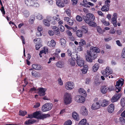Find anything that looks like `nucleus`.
Wrapping results in <instances>:
<instances>
[{"instance_id": "39448f33", "label": "nucleus", "mask_w": 125, "mask_h": 125, "mask_svg": "<svg viewBox=\"0 0 125 125\" xmlns=\"http://www.w3.org/2000/svg\"><path fill=\"white\" fill-rule=\"evenodd\" d=\"M85 22L90 21H94L95 19L94 15L92 13H88L86 14V16L83 17Z\"/></svg>"}, {"instance_id": "ddd939ff", "label": "nucleus", "mask_w": 125, "mask_h": 125, "mask_svg": "<svg viewBox=\"0 0 125 125\" xmlns=\"http://www.w3.org/2000/svg\"><path fill=\"white\" fill-rule=\"evenodd\" d=\"M77 63L78 65L81 67L83 66L84 64V61L82 59L80 58L79 59L76 60Z\"/></svg>"}, {"instance_id": "4c0bfd02", "label": "nucleus", "mask_w": 125, "mask_h": 125, "mask_svg": "<svg viewBox=\"0 0 125 125\" xmlns=\"http://www.w3.org/2000/svg\"><path fill=\"white\" fill-rule=\"evenodd\" d=\"M60 42L61 43V44L63 46H65L66 43V41L63 38H61L60 40Z\"/></svg>"}, {"instance_id": "72a5a7b5", "label": "nucleus", "mask_w": 125, "mask_h": 125, "mask_svg": "<svg viewBox=\"0 0 125 125\" xmlns=\"http://www.w3.org/2000/svg\"><path fill=\"white\" fill-rule=\"evenodd\" d=\"M117 18H112V20L113 22V23L114 26L115 27L117 26V21L116 19Z\"/></svg>"}, {"instance_id": "423d86ee", "label": "nucleus", "mask_w": 125, "mask_h": 125, "mask_svg": "<svg viewBox=\"0 0 125 125\" xmlns=\"http://www.w3.org/2000/svg\"><path fill=\"white\" fill-rule=\"evenodd\" d=\"M74 87V84L71 82H66L65 85V88L68 90H71L73 89Z\"/></svg>"}, {"instance_id": "393cba45", "label": "nucleus", "mask_w": 125, "mask_h": 125, "mask_svg": "<svg viewBox=\"0 0 125 125\" xmlns=\"http://www.w3.org/2000/svg\"><path fill=\"white\" fill-rule=\"evenodd\" d=\"M48 45L49 46L53 47L56 45V43L53 40H52L50 42H48Z\"/></svg>"}, {"instance_id": "f3484780", "label": "nucleus", "mask_w": 125, "mask_h": 125, "mask_svg": "<svg viewBox=\"0 0 125 125\" xmlns=\"http://www.w3.org/2000/svg\"><path fill=\"white\" fill-rule=\"evenodd\" d=\"M92 21V20L87 21H86L85 22L88 24L89 26L94 27H96V23L94 21Z\"/></svg>"}, {"instance_id": "6e6552de", "label": "nucleus", "mask_w": 125, "mask_h": 125, "mask_svg": "<svg viewBox=\"0 0 125 125\" xmlns=\"http://www.w3.org/2000/svg\"><path fill=\"white\" fill-rule=\"evenodd\" d=\"M75 100L78 103H83L85 101V98L84 97L82 96L78 95L75 97Z\"/></svg>"}, {"instance_id": "4468645a", "label": "nucleus", "mask_w": 125, "mask_h": 125, "mask_svg": "<svg viewBox=\"0 0 125 125\" xmlns=\"http://www.w3.org/2000/svg\"><path fill=\"white\" fill-rule=\"evenodd\" d=\"M114 109V106L113 104L110 105L108 108L107 110L108 112L110 113L113 112Z\"/></svg>"}, {"instance_id": "5fc2aeb1", "label": "nucleus", "mask_w": 125, "mask_h": 125, "mask_svg": "<svg viewBox=\"0 0 125 125\" xmlns=\"http://www.w3.org/2000/svg\"><path fill=\"white\" fill-rule=\"evenodd\" d=\"M31 74L32 75L35 77H36L37 75V74L36 73V72L35 71H32L31 73Z\"/></svg>"}, {"instance_id": "4d7b16f0", "label": "nucleus", "mask_w": 125, "mask_h": 125, "mask_svg": "<svg viewBox=\"0 0 125 125\" xmlns=\"http://www.w3.org/2000/svg\"><path fill=\"white\" fill-rule=\"evenodd\" d=\"M60 30L62 32H63L64 31V27L62 25H60Z\"/></svg>"}, {"instance_id": "de8ad7c7", "label": "nucleus", "mask_w": 125, "mask_h": 125, "mask_svg": "<svg viewBox=\"0 0 125 125\" xmlns=\"http://www.w3.org/2000/svg\"><path fill=\"white\" fill-rule=\"evenodd\" d=\"M68 22V24L71 26L73 25V21L71 19L69 20V21Z\"/></svg>"}, {"instance_id": "e2e57ef3", "label": "nucleus", "mask_w": 125, "mask_h": 125, "mask_svg": "<svg viewBox=\"0 0 125 125\" xmlns=\"http://www.w3.org/2000/svg\"><path fill=\"white\" fill-rule=\"evenodd\" d=\"M73 2L72 4L73 5H76L77 3L78 0H72Z\"/></svg>"}, {"instance_id": "aec40b11", "label": "nucleus", "mask_w": 125, "mask_h": 125, "mask_svg": "<svg viewBox=\"0 0 125 125\" xmlns=\"http://www.w3.org/2000/svg\"><path fill=\"white\" fill-rule=\"evenodd\" d=\"M25 2L27 5L29 6H33L34 4L33 1L31 0H25Z\"/></svg>"}, {"instance_id": "603ef678", "label": "nucleus", "mask_w": 125, "mask_h": 125, "mask_svg": "<svg viewBox=\"0 0 125 125\" xmlns=\"http://www.w3.org/2000/svg\"><path fill=\"white\" fill-rule=\"evenodd\" d=\"M108 90H109V91H111L113 90L114 89V86H110L109 87H107Z\"/></svg>"}, {"instance_id": "f704fd0d", "label": "nucleus", "mask_w": 125, "mask_h": 125, "mask_svg": "<svg viewBox=\"0 0 125 125\" xmlns=\"http://www.w3.org/2000/svg\"><path fill=\"white\" fill-rule=\"evenodd\" d=\"M41 112H36L33 114V116L34 118H36L37 116H38V118H39V117L40 115Z\"/></svg>"}, {"instance_id": "37998d69", "label": "nucleus", "mask_w": 125, "mask_h": 125, "mask_svg": "<svg viewBox=\"0 0 125 125\" xmlns=\"http://www.w3.org/2000/svg\"><path fill=\"white\" fill-rule=\"evenodd\" d=\"M44 24L47 26H48L50 25V23L49 21H48L47 20H44L43 21Z\"/></svg>"}, {"instance_id": "c9c22d12", "label": "nucleus", "mask_w": 125, "mask_h": 125, "mask_svg": "<svg viewBox=\"0 0 125 125\" xmlns=\"http://www.w3.org/2000/svg\"><path fill=\"white\" fill-rule=\"evenodd\" d=\"M27 113V112L26 111H22V110H21L19 112V114L20 115L23 116L25 115Z\"/></svg>"}, {"instance_id": "f03ea898", "label": "nucleus", "mask_w": 125, "mask_h": 125, "mask_svg": "<svg viewBox=\"0 0 125 125\" xmlns=\"http://www.w3.org/2000/svg\"><path fill=\"white\" fill-rule=\"evenodd\" d=\"M72 96L70 93L67 92L65 93L63 95V101L64 104L67 105L72 102Z\"/></svg>"}, {"instance_id": "a211bd4d", "label": "nucleus", "mask_w": 125, "mask_h": 125, "mask_svg": "<svg viewBox=\"0 0 125 125\" xmlns=\"http://www.w3.org/2000/svg\"><path fill=\"white\" fill-rule=\"evenodd\" d=\"M100 90L103 94H105L108 90L107 87L105 85L101 87Z\"/></svg>"}, {"instance_id": "79ce46f5", "label": "nucleus", "mask_w": 125, "mask_h": 125, "mask_svg": "<svg viewBox=\"0 0 125 125\" xmlns=\"http://www.w3.org/2000/svg\"><path fill=\"white\" fill-rule=\"evenodd\" d=\"M76 20L78 21H81L82 20V18L80 16L77 15L76 18Z\"/></svg>"}, {"instance_id": "13d9d810", "label": "nucleus", "mask_w": 125, "mask_h": 125, "mask_svg": "<svg viewBox=\"0 0 125 125\" xmlns=\"http://www.w3.org/2000/svg\"><path fill=\"white\" fill-rule=\"evenodd\" d=\"M42 46V45L40 44H37L36 45V49L37 50H38L39 49L41 46Z\"/></svg>"}, {"instance_id": "0eeeda50", "label": "nucleus", "mask_w": 125, "mask_h": 125, "mask_svg": "<svg viewBox=\"0 0 125 125\" xmlns=\"http://www.w3.org/2000/svg\"><path fill=\"white\" fill-rule=\"evenodd\" d=\"M112 72V70L109 67H107L106 68L105 71H102V73L103 75L105 77H107Z\"/></svg>"}, {"instance_id": "dca6fc26", "label": "nucleus", "mask_w": 125, "mask_h": 125, "mask_svg": "<svg viewBox=\"0 0 125 125\" xmlns=\"http://www.w3.org/2000/svg\"><path fill=\"white\" fill-rule=\"evenodd\" d=\"M78 125H89L88 123L87 122V121L85 119H82L78 124Z\"/></svg>"}, {"instance_id": "338daca9", "label": "nucleus", "mask_w": 125, "mask_h": 125, "mask_svg": "<svg viewBox=\"0 0 125 125\" xmlns=\"http://www.w3.org/2000/svg\"><path fill=\"white\" fill-rule=\"evenodd\" d=\"M52 17L50 16H48L47 18V20L48 21L50 22L52 20Z\"/></svg>"}, {"instance_id": "ea45409f", "label": "nucleus", "mask_w": 125, "mask_h": 125, "mask_svg": "<svg viewBox=\"0 0 125 125\" xmlns=\"http://www.w3.org/2000/svg\"><path fill=\"white\" fill-rule=\"evenodd\" d=\"M120 123L122 125H124L125 123V120L124 118L120 117L119 118Z\"/></svg>"}, {"instance_id": "f8f14e48", "label": "nucleus", "mask_w": 125, "mask_h": 125, "mask_svg": "<svg viewBox=\"0 0 125 125\" xmlns=\"http://www.w3.org/2000/svg\"><path fill=\"white\" fill-rule=\"evenodd\" d=\"M100 105L98 102L94 103L92 105L91 108L93 110H96L100 108Z\"/></svg>"}, {"instance_id": "20e7f679", "label": "nucleus", "mask_w": 125, "mask_h": 125, "mask_svg": "<svg viewBox=\"0 0 125 125\" xmlns=\"http://www.w3.org/2000/svg\"><path fill=\"white\" fill-rule=\"evenodd\" d=\"M53 105L51 103H47L43 105L42 108V110L43 112L50 110L52 108Z\"/></svg>"}, {"instance_id": "cd10ccee", "label": "nucleus", "mask_w": 125, "mask_h": 125, "mask_svg": "<svg viewBox=\"0 0 125 125\" xmlns=\"http://www.w3.org/2000/svg\"><path fill=\"white\" fill-rule=\"evenodd\" d=\"M79 93L82 95H84V96L86 95V94L85 91L83 89L80 88L79 90Z\"/></svg>"}, {"instance_id": "1a4fd4ad", "label": "nucleus", "mask_w": 125, "mask_h": 125, "mask_svg": "<svg viewBox=\"0 0 125 125\" xmlns=\"http://www.w3.org/2000/svg\"><path fill=\"white\" fill-rule=\"evenodd\" d=\"M38 90L39 91L38 93L40 96H42L45 95L46 94L45 92L47 90L46 88L42 87L38 89Z\"/></svg>"}, {"instance_id": "6ab92c4d", "label": "nucleus", "mask_w": 125, "mask_h": 125, "mask_svg": "<svg viewBox=\"0 0 125 125\" xmlns=\"http://www.w3.org/2000/svg\"><path fill=\"white\" fill-rule=\"evenodd\" d=\"M50 115V114H41V112L39 116V118L40 119H43L44 118H45L46 117H49Z\"/></svg>"}, {"instance_id": "b1692460", "label": "nucleus", "mask_w": 125, "mask_h": 125, "mask_svg": "<svg viewBox=\"0 0 125 125\" xmlns=\"http://www.w3.org/2000/svg\"><path fill=\"white\" fill-rule=\"evenodd\" d=\"M109 104L108 101L105 99H104L103 100L102 102L101 105L103 107H104L107 106Z\"/></svg>"}, {"instance_id": "9d476101", "label": "nucleus", "mask_w": 125, "mask_h": 125, "mask_svg": "<svg viewBox=\"0 0 125 125\" xmlns=\"http://www.w3.org/2000/svg\"><path fill=\"white\" fill-rule=\"evenodd\" d=\"M80 113L82 115L84 116L87 115L88 114L87 110L84 106H83L81 107Z\"/></svg>"}, {"instance_id": "6e6d98bb", "label": "nucleus", "mask_w": 125, "mask_h": 125, "mask_svg": "<svg viewBox=\"0 0 125 125\" xmlns=\"http://www.w3.org/2000/svg\"><path fill=\"white\" fill-rule=\"evenodd\" d=\"M48 33L49 35L51 36H53L54 34V32L52 30H49Z\"/></svg>"}, {"instance_id": "680f3d73", "label": "nucleus", "mask_w": 125, "mask_h": 125, "mask_svg": "<svg viewBox=\"0 0 125 125\" xmlns=\"http://www.w3.org/2000/svg\"><path fill=\"white\" fill-rule=\"evenodd\" d=\"M66 13L69 16H70V10L69 9H67L66 11Z\"/></svg>"}, {"instance_id": "473e14b6", "label": "nucleus", "mask_w": 125, "mask_h": 125, "mask_svg": "<svg viewBox=\"0 0 125 125\" xmlns=\"http://www.w3.org/2000/svg\"><path fill=\"white\" fill-rule=\"evenodd\" d=\"M109 9V7L106 5L103 6L101 8L102 11H108Z\"/></svg>"}, {"instance_id": "2eb2a0df", "label": "nucleus", "mask_w": 125, "mask_h": 125, "mask_svg": "<svg viewBox=\"0 0 125 125\" xmlns=\"http://www.w3.org/2000/svg\"><path fill=\"white\" fill-rule=\"evenodd\" d=\"M32 67L33 68L36 70H41L42 68L41 65L35 64H33Z\"/></svg>"}, {"instance_id": "5701e85b", "label": "nucleus", "mask_w": 125, "mask_h": 125, "mask_svg": "<svg viewBox=\"0 0 125 125\" xmlns=\"http://www.w3.org/2000/svg\"><path fill=\"white\" fill-rule=\"evenodd\" d=\"M57 5L60 7H63L64 6V4L61 0H58L56 1Z\"/></svg>"}, {"instance_id": "7c9ffc66", "label": "nucleus", "mask_w": 125, "mask_h": 125, "mask_svg": "<svg viewBox=\"0 0 125 125\" xmlns=\"http://www.w3.org/2000/svg\"><path fill=\"white\" fill-rule=\"evenodd\" d=\"M99 66L98 64L97 63L95 64L93 67V71L94 72H96L98 69Z\"/></svg>"}, {"instance_id": "7ed1b4c3", "label": "nucleus", "mask_w": 125, "mask_h": 125, "mask_svg": "<svg viewBox=\"0 0 125 125\" xmlns=\"http://www.w3.org/2000/svg\"><path fill=\"white\" fill-rule=\"evenodd\" d=\"M124 81V79H121L116 82L115 85L116 92L118 93L121 91L122 89L121 87L123 84Z\"/></svg>"}, {"instance_id": "a18cd8bd", "label": "nucleus", "mask_w": 125, "mask_h": 125, "mask_svg": "<svg viewBox=\"0 0 125 125\" xmlns=\"http://www.w3.org/2000/svg\"><path fill=\"white\" fill-rule=\"evenodd\" d=\"M121 56L123 58H125V48H124L122 50Z\"/></svg>"}, {"instance_id": "58836bf2", "label": "nucleus", "mask_w": 125, "mask_h": 125, "mask_svg": "<svg viewBox=\"0 0 125 125\" xmlns=\"http://www.w3.org/2000/svg\"><path fill=\"white\" fill-rule=\"evenodd\" d=\"M101 21L106 26H108L110 24L109 22H107L104 19H102V20Z\"/></svg>"}, {"instance_id": "052dcab7", "label": "nucleus", "mask_w": 125, "mask_h": 125, "mask_svg": "<svg viewBox=\"0 0 125 125\" xmlns=\"http://www.w3.org/2000/svg\"><path fill=\"white\" fill-rule=\"evenodd\" d=\"M54 32L55 34L56 35H58L60 34V31L58 29L56 30H55Z\"/></svg>"}, {"instance_id": "bf43d9fd", "label": "nucleus", "mask_w": 125, "mask_h": 125, "mask_svg": "<svg viewBox=\"0 0 125 125\" xmlns=\"http://www.w3.org/2000/svg\"><path fill=\"white\" fill-rule=\"evenodd\" d=\"M27 118H34L33 114H30L28 115V116L26 117Z\"/></svg>"}, {"instance_id": "4be33fe9", "label": "nucleus", "mask_w": 125, "mask_h": 125, "mask_svg": "<svg viewBox=\"0 0 125 125\" xmlns=\"http://www.w3.org/2000/svg\"><path fill=\"white\" fill-rule=\"evenodd\" d=\"M36 122V121L34 120L28 119L25 122L24 124L27 125H31L34 124Z\"/></svg>"}, {"instance_id": "09e8293b", "label": "nucleus", "mask_w": 125, "mask_h": 125, "mask_svg": "<svg viewBox=\"0 0 125 125\" xmlns=\"http://www.w3.org/2000/svg\"><path fill=\"white\" fill-rule=\"evenodd\" d=\"M110 1L109 0H106L105 1V5L107 6L108 7L110 6L109 3H110Z\"/></svg>"}, {"instance_id": "3c124183", "label": "nucleus", "mask_w": 125, "mask_h": 125, "mask_svg": "<svg viewBox=\"0 0 125 125\" xmlns=\"http://www.w3.org/2000/svg\"><path fill=\"white\" fill-rule=\"evenodd\" d=\"M58 83L60 85H62L63 84V82L61 78H59L58 80Z\"/></svg>"}, {"instance_id": "0e129e2a", "label": "nucleus", "mask_w": 125, "mask_h": 125, "mask_svg": "<svg viewBox=\"0 0 125 125\" xmlns=\"http://www.w3.org/2000/svg\"><path fill=\"white\" fill-rule=\"evenodd\" d=\"M0 10H1V11L3 12V14H5V12L4 10V8L3 6H2L1 7V8L0 9Z\"/></svg>"}, {"instance_id": "c85d7f7f", "label": "nucleus", "mask_w": 125, "mask_h": 125, "mask_svg": "<svg viewBox=\"0 0 125 125\" xmlns=\"http://www.w3.org/2000/svg\"><path fill=\"white\" fill-rule=\"evenodd\" d=\"M81 28L82 30V31L86 33L88 31V29L87 26H83Z\"/></svg>"}, {"instance_id": "a19ab883", "label": "nucleus", "mask_w": 125, "mask_h": 125, "mask_svg": "<svg viewBox=\"0 0 125 125\" xmlns=\"http://www.w3.org/2000/svg\"><path fill=\"white\" fill-rule=\"evenodd\" d=\"M79 45L80 46H83L85 44L86 42L85 40H81L80 41V42H79Z\"/></svg>"}, {"instance_id": "9b49d317", "label": "nucleus", "mask_w": 125, "mask_h": 125, "mask_svg": "<svg viewBox=\"0 0 125 125\" xmlns=\"http://www.w3.org/2000/svg\"><path fill=\"white\" fill-rule=\"evenodd\" d=\"M121 96V94H118L115 95L111 99V101L112 102H114L117 101L119 99Z\"/></svg>"}, {"instance_id": "8fccbe9b", "label": "nucleus", "mask_w": 125, "mask_h": 125, "mask_svg": "<svg viewBox=\"0 0 125 125\" xmlns=\"http://www.w3.org/2000/svg\"><path fill=\"white\" fill-rule=\"evenodd\" d=\"M43 18V17L41 14H39L37 16V19L39 20L42 19Z\"/></svg>"}, {"instance_id": "69168bd1", "label": "nucleus", "mask_w": 125, "mask_h": 125, "mask_svg": "<svg viewBox=\"0 0 125 125\" xmlns=\"http://www.w3.org/2000/svg\"><path fill=\"white\" fill-rule=\"evenodd\" d=\"M116 44L119 46H122V44L121 43L120 41L119 40H117L116 41Z\"/></svg>"}, {"instance_id": "864d4df0", "label": "nucleus", "mask_w": 125, "mask_h": 125, "mask_svg": "<svg viewBox=\"0 0 125 125\" xmlns=\"http://www.w3.org/2000/svg\"><path fill=\"white\" fill-rule=\"evenodd\" d=\"M40 105V103H36L34 105L33 108H37L39 107Z\"/></svg>"}, {"instance_id": "c03bdc74", "label": "nucleus", "mask_w": 125, "mask_h": 125, "mask_svg": "<svg viewBox=\"0 0 125 125\" xmlns=\"http://www.w3.org/2000/svg\"><path fill=\"white\" fill-rule=\"evenodd\" d=\"M72 124V122L70 120H68L66 122L64 125H71Z\"/></svg>"}, {"instance_id": "412c9836", "label": "nucleus", "mask_w": 125, "mask_h": 125, "mask_svg": "<svg viewBox=\"0 0 125 125\" xmlns=\"http://www.w3.org/2000/svg\"><path fill=\"white\" fill-rule=\"evenodd\" d=\"M72 115L73 118L76 120L78 121L79 120V115L76 112H73L72 114Z\"/></svg>"}, {"instance_id": "a878e982", "label": "nucleus", "mask_w": 125, "mask_h": 125, "mask_svg": "<svg viewBox=\"0 0 125 125\" xmlns=\"http://www.w3.org/2000/svg\"><path fill=\"white\" fill-rule=\"evenodd\" d=\"M72 54L71 56L72 58H74L76 60H78L80 58L79 56H78L77 54L75 53H72Z\"/></svg>"}, {"instance_id": "49530a36", "label": "nucleus", "mask_w": 125, "mask_h": 125, "mask_svg": "<svg viewBox=\"0 0 125 125\" xmlns=\"http://www.w3.org/2000/svg\"><path fill=\"white\" fill-rule=\"evenodd\" d=\"M41 39L39 38H38L34 40V42L36 43H37L38 42L40 43L41 42Z\"/></svg>"}, {"instance_id": "f257e3e1", "label": "nucleus", "mask_w": 125, "mask_h": 125, "mask_svg": "<svg viewBox=\"0 0 125 125\" xmlns=\"http://www.w3.org/2000/svg\"><path fill=\"white\" fill-rule=\"evenodd\" d=\"M100 52L99 49L95 47H91L89 51L87 52L88 55L85 56L86 61L88 62H92V60L95 59L97 56V52Z\"/></svg>"}, {"instance_id": "c756f323", "label": "nucleus", "mask_w": 125, "mask_h": 125, "mask_svg": "<svg viewBox=\"0 0 125 125\" xmlns=\"http://www.w3.org/2000/svg\"><path fill=\"white\" fill-rule=\"evenodd\" d=\"M76 34L78 37H81L83 35V32L81 31L78 30L76 31Z\"/></svg>"}, {"instance_id": "774afa93", "label": "nucleus", "mask_w": 125, "mask_h": 125, "mask_svg": "<svg viewBox=\"0 0 125 125\" xmlns=\"http://www.w3.org/2000/svg\"><path fill=\"white\" fill-rule=\"evenodd\" d=\"M53 18L55 20L57 21H59L60 20V19L59 17H57L55 16Z\"/></svg>"}, {"instance_id": "e433bc0d", "label": "nucleus", "mask_w": 125, "mask_h": 125, "mask_svg": "<svg viewBox=\"0 0 125 125\" xmlns=\"http://www.w3.org/2000/svg\"><path fill=\"white\" fill-rule=\"evenodd\" d=\"M97 32L100 34H102L104 32V31H102L101 28L99 26H98L97 27Z\"/></svg>"}, {"instance_id": "2f4dec72", "label": "nucleus", "mask_w": 125, "mask_h": 125, "mask_svg": "<svg viewBox=\"0 0 125 125\" xmlns=\"http://www.w3.org/2000/svg\"><path fill=\"white\" fill-rule=\"evenodd\" d=\"M69 62L70 65L72 66L74 65L75 64V61L72 58H70L69 60Z\"/></svg>"}, {"instance_id": "bb28decb", "label": "nucleus", "mask_w": 125, "mask_h": 125, "mask_svg": "<svg viewBox=\"0 0 125 125\" xmlns=\"http://www.w3.org/2000/svg\"><path fill=\"white\" fill-rule=\"evenodd\" d=\"M56 66L58 67L62 68L64 66V63L62 62L59 61L56 63Z\"/></svg>"}]
</instances>
